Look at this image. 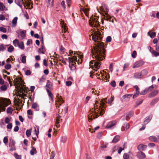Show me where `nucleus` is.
<instances>
[{"label":"nucleus","mask_w":159,"mask_h":159,"mask_svg":"<svg viewBox=\"0 0 159 159\" xmlns=\"http://www.w3.org/2000/svg\"><path fill=\"white\" fill-rule=\"evenodd\" d=\"M101 34L100 32H94L91 34L92 40L95 42H97L96 45L93 47L92 50L93 57L95 60H92L90 62V65L91 68L99 69L101 64V61L104 59L105 57V50L104 48L103 42H100L99 40H101L102 37L100 36Z\"/></svg>","instance_id":"nucleus-1"},{"label":"nucleus","mask_w":159,"mask_h":159,"mask_svg":"<svg viewBox=\"0 0 159 159\" xmlns=\"http://www.w3.org/2000/svg\"><path fill=\"white\" fill-rule=\"evenodd\" d=\"M100 106L99 107V108H97V111L95 110V106H97V103H95L94 104V109H92V112L93 113H94L95 115L92 114V113H90L89 114L88 116V120L89 122H91L92 121L93 118L95 119L96 118H97L98 116V115L97 114V113L99 112V114L100 116H102L104 113L105 107V103L101 101L100 103Z\"/></svg>","instance_id":"nucleus-2"},{"label":"nucleus","mask_w":159,"mask_h":159,"mask_svg":"<svg viewBox=\"0 0 159 159\" xmlns=\"http://www.w3.org/2000/svg\"><path fill=\"white\" fill-rule=\"evenodd\" d=\"M11 103L10 99L7 98L0 99V113L2 111H5V107Z\"/></svg>","instance_id":"nucleus-3"},{"label":"nucleus","mask_w":159,"mask_h":159,"mask_svg":"<svg viewBox=\"0 0 159 159\" xmlns=\"http://www.w3.org/2000/svg\"><path fill=\"white\" fill-rule=\"evenodd\" d=\"M91 19L89 20V23L91 26L97 27L100 26L98 17H93Z\"/></svg>","instance_id":"nucleus-4"},{"label":"nucleus","mask_w":159,"mask_h":159,"mask_svg":"<svg viewBox=\"0 0 159 159\" xmlns=\"http://www.w3.org/2000/svg\"><path fill=\"white\" fill-rule=\"evenodd\" d=\"M145 62L142 60H140L135 62L134 64L133 68H138L143 65Z\"/></svg>","instance_id":"nucleus-5"},{"label":"nucleus","mask_w":159,"mask_h":159,"mask_svg":"<svg viewBox=\"0 0 159 159\" xmlns=\"http://www.w3.org/2000/svg\"><path fill=\"white\" fill-rule=\"evenodd\" d=\"M18 84L19 85H17L16 86V88L19 89V92L20 93H22L23 92H24L27 93L26 89H25V85L24 84L20 85L21 86V87L20 85H19V84Z\"/></svg>","instance_id":"nucleus-6"},{"label":"nucleus","mask_w":159,"mask_h":159,"mask_svg":"<svg viewBox=\"0 0 159 159\" xmlns=\"http://www.w3.org/2000/svg\"><path fill=\"white\" fill-rule=\"evenodd\" d=\"M69 67L70 68L71 70H73L76 68V67L75 65V62L73 63L72 60L70 59L69 61Z\"/></svg>","instance_id":"nucleus-7"},{"label":"nucleus","mask_w":159,"mask_h":159,"mask_svg":"<svg viewBox=\"0 0 159 159\" xmlns=\"http://www.w3.org/2000/svg\"><path fill=\"white\" fill-rule=\"evenodd\" d=\"M134 88L136 89L135 93L133 95V99L136 98L139 95V88L138 86L135 85L134 87Z\"/></svg>","instance_id":"nucleus-8"},{"label":"nucleus","mask_w":159,"mask_h":159,"mask_svg":"<svg viewBox=\"0 0 159 159\" xmlns=\"http://www.w3.org/2000/svg\"><path fill=\"white\" fill-rule=\"evenodd\" d=\"M25 0H15V3L20 7H22V4L25 5Z\"/></svg>","instance_id":"nucleus-9"},{"label":"nucleus","mask_w":159,"mask_h":159,"mask_svg":"<svg viewBox=\"0 0 159 159\" xmlns=\"http://www.w3.org/2000/svg\"><path fill=\"white\" fill-rule=\"evenodd\" d=\"M137 156L140 159H144L145 157L146 156L144 153L142 151H140L137 153Z\"/></svg>","instance_id":"nucleus-10"},{"label":"nucleus","mask_w":159,"mask_h":159,"mask_svg":"<svg viewBox=\"0 0 159 159\" xmlns=\"http://www.w3.org/2000/svg\"><path fill=\"white\" fill-rule=\"evenodd\" d=\"M152 117V115H149L148 117H146L144 121V124L145 125H146L149 123Z\"/></svg>","instance_id":"nucleus-11"},{"label":"nucleus","mask_w":159,"mask_h":159,"mask_svg":"<svg viewBox=\"0 0 159 159\" xmlns=\"http://www.w3.org/2000/svg\"><path fill=\"white\" fill-rule=\"evenodd\" d=\"M146 148V145L140 144L138 146L137 148L140 151H144Z\"/></svg>","instance_id":"nucleus-12"},{"label":"nucleus","mask_w":159,"mask_h":159,"mask_svg":"<svg viewBox=\"0 0 159 159\" xmlns=\"http://www.w3.org/2000/svg\"><path fill=\"white\" fill-rule=\"evenodd\" d=\"M158 93L157 90H154L150 93L148 95V97L152 98L156 96Z\"/></svg>","instance_id":"nucleus-13"},{"label":"nucleus","mask_w":159,"mask_h":159,"mask_svg":"<svg viewBox=\"0 0 159 159\" xmlns=\"http://www.w3.org/2000/svg\"><path fill=\"white\" fill-rule=\"evenodd\" d=\"M134 114V112L132 111L129 112L128 114H126L125 119L127 120H128Z\"/></svg>","instance_id":"nucleus-14"},{"label":"nucleus","mask_w":159,"mask_h":159,"mask_svg":"<svg viewBox=\"0 0 159 159\" xmlns=\"http://www.w3.org/2000/svg\"><path fill=\"white\" fill-rule=\"evenodd\" d=\"M115 123L116 122L115 121L110 122L107 125L106 128L108 129L111 128L115 125Z\"/></svg>","instance_id":"nucleus-15"},{"label":"nucleus","mask_w":159,"mask_h":159,"mask_svg":"<svg viewBox=\"0 0 159 159\" xmlns=\"http://www.w3.org/2000/svg\"><path fill=\"white\" fill-rule=\"evenodd\" d=\"M47 91L49 96L51 98V101L53 102V94L48 89H47Z\"/></svg>","instance_id":"nucleus-16"},{"label":"nucleus","mask_w":159,"mask_h":159,"mask_svg":"<svg viewBox=\"0 0 159 159\" xmlns=\"http://www.w3.org/2000/svg\"><path fill=\"white\" fill-rule=\"evenodd\" d=\"M30 1V0H25V5H24L25 7L26 5L27 7V8H29L31 4Z\"/></svg>","instance_id":"nucleus-17"},{"label":"nucleus","mask_w":159,"mask_h":159,"mask_svg":"<svg viewBox=\"0 0 159 159\" xmlns=\"http://www.w3.org/2000/svg\"><path fill=\"white\" fill-rule=\"evenodd\" d=\"M142 74L140 72H136L135 73L134 75V77L135 79H139L141 78Z\"/></svg>","instance_id":"nucleus-18"},{"label":"nucleus","mask_w":159,"mask_h":159,"mask_svg":"<svg viewBox=\"0 0 159 159\" xmlns=\"http://www.w3.org/2000/svg\"><path fill=\"white\" fill-rule=\"evenodd\" d=\"M119 136L118 135H116L114 137L111 142L112 143H116L119 140Z\"/></svg>","instance_id":"nucleus-19"},{"label":"nucleus","mask_w":159,"mask_h":159,"mask_svg":"<svg viewBox=\"0 0 159 159\" xmlns=\"http://www.w3.org/2000/svg\"><path fill=\"white\" fill-rule=\"evenodd\" d=\"M149 139L151 141L157 142V138L155 136H151L149 137Z\"/></svg>","instance_id":"nucleus-20"},{"label":"nucleus","mask_w":159,"mask_h":159,"mask_svg":"<svg viewBox=\"0 0 159 159\" xmlns=\"http://www.w3.org/2000/svg\"><path fill=\"white\" fill-rule=\"evenodd\" d=\"M148 34L152 38H154L156 36V34L155 32H151L150 31L148 32Z\"/></svg>","instance_id":"nucleus-21"},{"label":"nucleus","mask_w":159,"mask_h":159,"mask_svg":"<svg viewBox=\"0 0 159 159\" xmlns=\"http://www.w3.org/2000/svg\"><path fill=\"white\" fill-rule=\"evenodd\" d=\"M48 82L47 84V85L46 86L47 88L51 89L52 88V83L50 82L49 80H48Z\"/></svg>","instance_id":"nucleus-22"},{"label":"nucleus","mask_w":159,"mask_h":159,"mask_svg":"<svg viewBox=\"0 0 159 159\" xmlns=\"http://www.w3.org/2000/svg\"><path fill=\"white\" fill-rule=\"evenodd\" d=\"M132 94H126L123 96L121 98L122 100H125L128 99L132 97Z\"/></svg>","instance_id":"nucleus-23"},{"label":"nucleus","mask_w":159,"mask_h":159,"mask_svg":"<svg viewBox=\"0 0 159 159\" xmlns=\"http://www.w3.org/2000/svg\"><path fill=\"white\" fill-rule=\"evenodd\" d=\"M37 153V151L36 148L34 147L32 148V149L30 151V154L32 155H34V154Z\"/></svg>","instance_id":"nucleus-24"},{"label":"nucleus","mask_w":159,"mask_h":159,"mask_svg":"<svg viewBox=\"0 0 159 159\" xmlns=\"http://www.w3.org/2000/svg\"><path fill=\"white\" fill-rule=\"evenodd\" d=\"M18 19V18L17 17H15L13 20L12 21V26L13 27H15L17 23V21Z\"/></svg>","instance_id":"nucleus-25"},{"label":"nucleus","mask_w":159,"mask_h":159,"mask_svg":"<svg viewBox=\"0 0 159 159\" xmlns=\"http://www.w3.org/2000/svg\"><path fill=\"white\" fill-rule=\"evenodd\" d=\"M54 0H48V7H52L53 5Z\"/></svg>","instance_id":"nucleus-26"},{"label":"nucleus","mask_w":159,"mask_h":159,"mask_svg":"<svg viewBox=\"0 0 159 159\" xmlns=\"http://www.w3.org/2000/svg\"><path fill=\"white\" fill-rule=\"evenodd\" d=\"M42 47L40 48H39L38 50V52L39 53H42L43 54H44L45 53V52L44 50V47L43 45H41Z\"/></svg>","instance_id":"nucleus-27"},{"label":"nucleus","mask_w":159,"mask_h":159,"mask_svg":"<svg viewBox=\"0 0 159 159\" xmlns=\"http://www.w3.org/2000/svg\"><path fill=\"white\" fill-rule=\"evenodd\" d=\"M18 46L21 49H24L25 48L24 43L21 41L19 42Z\"/></svg>","instance_id":"nucleus-28"},{"label":"nucleus","mask_w":159,"mask_h":159,"mask_svg":"<svg viewBox=\"0 0 159 159\" xmlns=\"http://www.w3.org/2000/svg\"><path fill=\"white\" fill-rule=\"evenodd\" d=\"M159 100V99L158 98H155L153 99L151 103H150V104L151 105H153L155 104L157 102H158Z\"/></svg>","instance_id":"nucleus-29"},{"label":"nucleus","mask_w":159,"mask_h":159,"mask_svg":"<svg viewBox=\"0 0 159 159\" xmlns=\"http://www.w3.org/2000/svg\"><path fill=\"white\" fill-rule=\"evenodd\" d=\"M34 128V131L35 132V134L36 135L37 137H38V135L39 133V127L38 126H36Z\"/></svg>","instance_id":"nucleus-30"},{"label":"nucleus","mask_w":159,"mask_h":159,"mask_svg":"<svg viewBox=\"0 0 159 159\" xmlns=\"http://www.w3.org/2000/svg\"><path fill=\"white\" fill-rule=\"evenodd\" d=\"M70 59L72 60V61H73V63H74V62H75V61H76L77 59V57L76 56H73L72 58L69 57L68 59L67 58H66V60H67L68 61H69Z\"/></svg>","instance_id":"nucleus-31"},{"label":"nucleus","mask_w":159,"mask_h":159,"mask_svg":"<svg viewBox=\"0 0 159 159\" xmlns=\"http://www.w3.org/2000/svg\"><path fill=\"white\" fill-rule=\"evenodd\" d=\"M19 43L18 40L17 39H16L13 41V44L15 47L18 46Z\"/></svg>","instance_id":"nucleus-32"},{"label":"nucleus","mask_w":159,"mask_h":159,"mask_svg":"<svg viewBox=\"0 0 159 159\" xmlns=\"http://www.w3.org/2000/svg\"><path fill=\"white\" fill-rule=\"evenodd\" d=\"M143 100L142 99H138L136 102V104L137 106L141 104L143 102Z\"/></svg>","instance_id":"nucleus-33"},{"label":"nucleus","mask_w":159,"mask_h":159,"mask_svg":"<svg viewBox=\"0 0 159 159\" xmlns=\"http://www.w3.org/2000/svg\"><path fill=\"white\" fill-rule=\"evenodd\" d=\"M13 110L11 107H9L7 110V114H12Z\"/></svg>","instance_id":"nucleus-34"},{"label":"nucleus","mask_w":159,"mask_h":159,"mask_svg":"<svg viewBox=\"0 0 159 159\" xmlns=\"http://www.w3.org/2000/svg\"><path fill=\"white\" fill-rule=\"evenodd\" d=\"M14 48L12 45H11L8 47L7 49L8 51L10 52H11L13 51Z\"/></svg>","instance_id":"nucleus-35"},{"label":"nucleus","mask_w":159,"mask_h":159,"mask_svg":"<svg viewBox=\"0 0 159 159\" xmlns=\"http://www.w3.org/2000/svg\"><path fill=\"white\" fill-rule=\"evenodd\" d=\"M5 6L3 5V3L0 2V10L1 11H3L5 10Z\"/></svg>","instance_id":"nucleus-36"},{"label":"nucleus","mask_w":159,"mask_h":159,"mask_svg":"<svg viewBox=\"0 0 159 159\" xmlns=\"http://www.w3.org/2000/svg\"><path fill=\"white\" fill-rule=\"evenodd\" d=\"M1 89L3 91H6L7 89V87L5 85H2L0 87Z\"/></svg>","instance_id":"nucleus-37"},{"label":"nucleus","mask_w":159,"mask_h":159,"mask_svg":"<svg viewBox=\"0 0 159 159\" xmlns=\"http://www.w3.org/2000/svg\"><path fill=\"white\" fill-rule=\"evenodd\" d=\"M154 89V86L153 85H152V86H150L148 88H146V90L148 92L149 91H151L153 89Z\"/></svg>","instance_id":"nucleus-38"},{"label":"nucleus","mask_w":159,"mask_h":159,"mask_svg":"<svg viewBox=\"0 0 159 159\" xmlns=\"http://www.w3.org/2000/svg\"><path fill=\"white\" fill-rule=\"evenodd\" d=\"M16 80H17V82H18L19 81L21 83V84L20 85H22V84H23V83H24V82L23 81L22 79L20 77L18 78H16Z\"/></svg>","instance_id":"nucleus-39"},{"label":"nucleus","mask_w":159,"mask_h":159,"mask_svg":"<svg viewBox=\"0 0 159 159\" xmlns=\"http://www.w3.org/2000/svg\"><path fill=\"white\" fill-rule=\"evenodd\" d=\"M26 32V31L25 30H24L20 32L21 36L22 37H25V35Z\"/></svg>","instance_id":"nucleus-40"},{"label":"nucleus","mask_w":159,"mask_h":159,"mask_svg":"<svg viewBox=\"0 0 159 159\" xmlns=\"http://www.w3.org/2000/svg\"><path fill=\"white\" fill-rule=\"evenodd\" d=\"M141 73L143 75H146L148 74V71L146 69H144L142 70Z\"/></svg>","instance_id":"nucleus-41"},{"label":"nucleus","mask_w":159,"mask_h":159,"mask_svg":"<svg viewBox=\"0 0 159 159\" xmlns=\"http://www.w3.org/2000/svg\"><path fill=\"white\" fill-rule=\"evenodd\" d=\"M123 157L124 159H129V155L127 153H125L124 154Z\"/></svg>","instance_id":"nucleus-42"},{"label":"nucleus","mask_w":159,"mask_h":159,"mask_svg":"<svg viewBox=\"0 0 159 159\" xmlns=\"http://www.w3.org/2000/svg\"><path fill=\"white\" fill-rule=\"evenodd\" d=\"M0 31L2 32L3 33H5L7 32V29L3 27H0Z\"/></svg>","instance_id":"nucleus-43"},{"label":"nucleus","mask_w":159,"mask_h":159,"mask_svg":"<svg viewBox=\"0 0 159 159\" xmlns=\"http://www.w3.org/2000/svg\"><path fill=\"white\" fill-rule=\"evenodd\" d=\"M21 61L23 63H25L26 62V57L25 56H23L21 59Z\"/></svg>","instance_id":"nucleus-44"},{"label":"nucleus","mask_w":159,"mask_h":159,"mask_svg":"<svg viewBox=\"0 0 159 159\" xmlns=\"http://www.w3.org/2000/svg\"><path fill=\"white\" fill-rule=\"evenodd\" d=\"M148 92L146 90V88L144 90H143L141 92L140 94L141 95H144L146 94Z\"/></svg>","instance_id":"nucleus-45"},{"label":"nucleus","mask_w":159,"mask_h":159,"mask_svg":"<svg viewBox=\"0 0 159 159\" xmlns=\"http://www.w3.org/2000/svg\"><path fill=\"white\" fill-rule=\"evenodd\" d=\"M14 157L16 159H21V155H19L17 153H14Z\"/></svg>","instance_id":"nucleus-46"},{"label":"nucleus","mask_w":159,"mask_h":159,"mask_svg":"<svg viewBox=\"0 0 159 159\" xmlns=\"http://www.w3.org/2000/svg\"><path fill=\"white\" fill-rule=\"evenodd\" d=\"M6 48L4 46L3 44L0 45V50L4 51L5 50Z\"/></svg>","instance_id":"nucleus-47"},{"label":"nucleus","mask_w":159,"mask_h":159,"mask_svg":"<svg viewBox=\"0 0 159 159\" xmlns=\"http://www.w3.org/2000/svg\"><path fill=\"white\" fill-rule=\"evenodd\" d=\"M111 36H107L106 38V42L107 43H109L111 42Z\"/></svg>","instance_id":"nucleus-48"},{"label":"nucleus","mask_w":159,"mask_h":159,"mask_svg":"<svg viewBox=\"0 0 159 159\" xmlns=\"http://www.w3.org/2000/svg\"><path fill=\"white\" fill-rule=\"evenodd\" d=\"M19 96L21 98V99H26V98H24L23 97L25 96H26V95L25 94H24V93H22V94H19Z\"/></svg>","instance_id":"nucleus-49"},{"label":"nucleus","mask_w":159,"mask_h":159,"mask_svg":"<svg viewBox=\"0 0 159 159\" xmlns=\"http://www.w3.org/2000/svg\"><path fill=\"white\" fill-rule=\"evenodd\" d=\"M67 138L66 136H63L62 137L61 141L62 142L65 143L66 141Z\"/></svg>","instance_id":"nucleus-50"},{"label":"nucleus","mask_w":159,"mask_h":159,"mask_svg":"<svg viewBox=\"0 0 159 159\" xmlns=\"http://www.w3.org/2000/svg\"><path fill=\"white\" fill-rule=\"evenodd\" d=\"M111 85L113 87H115L116 86V83L115 81L112 80L111 83Z\"/></svg>","instance_id":"nucleus-51"},{"label":"nucleus","mask_w":159,"mask_h":159,"mask_svg":"<svg viewBox=\"0 0 159 159\" xmlns=\"http://www.w3.org/2000/svg\"><path fill=\"white\" fill-rule=\"evenodd\" d=\"M130 127L129 124L128 123H126L124 125V127H125L126 129H128Z\"/></svg>","instance_id":"nucleus-52"},{"label":"nucleus","mask_w":159,"mask_h":159,"mask_svg":"<svg viewBox=\"0 0 159 159\" xmlns=\"http://www.w3.org/2000/svg\"><path fill=\"white\" fill-rule=\"evenodd\" d=\"M8 124H9L7 126V128L8 129H11L12 127V124L11 123Z\"/></svg>","instance_id":"nucleus-53"},{"label":"nucleus","mask_w":159,"mask_h":159,"mask_svg":"<svg viewBox=\"0 0 159 159\" xmlns=\"http://www.w3.org/2000/svg\"><path fill=\"white\" fill-rule=\"evenodd\" d=\"M11 67V66L10 64H7L5 66V68L7 70H9Z\"/></svg>","instance_id":"nucleus-54"},{"label":"nucleus","mask_w":159,"mask_h":159,"mask_svg":"<svg viewBox=\"0 0 159 159\" xmlns=\"http://www.w3.org/2000/svg\"><path fill=\"white\" fill-rule=\"evenodd\" d=\"M37 104L36 103H33L32 105V108L34 109H35L37 107Z\"/></svg>","instance_id":"nucleus-55"},{"label":"nucleus","mask_w":159,"mask_h":159,"mask_svg":"<svg viewBox=\"0 0 159 159\" xmlns=\"http://www.w3.org/2000/svg\"><path fill=\"white\" fill-rule=\"evenodd\" d=\"M3 142L5 144H6L8 142V139L7 137H5L3 139Z\"/></svg>","instance_id":"nucleus-56"},{"label":"nucleus","mask_w":159,"mask_h":159,"mask_svg":"<svg viewBox=\"0 0 159 159\" xmlns=\"http://www.w3.org/2000/svg\"><path fill=\"white\" fill-rule=\"evenodd\" d=\"M10 120L8 117H6L5 119V122L6 124L9 123Z\"/></svg>","instance_id":"nucleus-57"},{"label":"nucleus","mask_w":159,"mask_h":159,"mask_svg":"<svg viewBox=\"0 0 159 159\" xmlns=\"http://www.w3.org/2000/svg\"><path fill=\"white\" fill-rule=\"evenodd\" d=\"M26 135L27 137H29L31 135V132L28 129H27L26 131Z\"/></svg>","instance_id":"nucleus-58"},{"label":"nucleus","mask_w":159,"mask_h":159,"mask_svg":"<svg viewBox=\"0 0 159 159\" xmlns=\"http://www.w3.org/2000/svg\"><path fill=\"white\" fill-rule=\"evenodd\" d=\"M113 64L112 63H111L109 66V69L111 72H112V70H113Z\"/></svg>","instance_id":"nucleus-59"},{"label":"nucleus","mask_w":159,"mask_h":159,"mask_svg":"<svg viewBox=\"0 0 159 159\" xmlns=\"http://www.w3.org/2000/svg\"><path fill=\"white\" fill-rule=\"evenodd\" d=\"M152 54H153L155 57H157L159 56V52L156 51H153V52Z\"/></svg>","instance_id":"nucleus-60"},{"label":"nucleus","mask_w":159,"mask_h":159,"mask_svg":"<svg viewBox=\"0 0 159 159\" xmlns=\"http://www.w3.org/2000/svg\"><path fill=\"white\" fill-rule=\"evenodd\" d=\"M61 117V116L59 115H58V116L57 117V120H56V121H57V122H59L60 121V120L61 121L62 120V119L60 120Z\"/></svg>","instance_id":"nucleus-61"},{"label":"nucleus","mask_w":159,"mask_h":159,"mask_svg":"<svg viewBox=\"0 0 159 159\" xmlns=\"http://www.w3.org/2000/svg\"><path fill=\"white\" fill-rule=\"evenodd\" d=\"M137 53L135 51H134L132 55V57L133 58H135L136 57V55Z\"/></svg>","instance_id":"nucleus-62"},{"label":"nucleus","mask_w":159,"mask_h":159,"mask_svg":"<svg viewBox=\"0 0 159 159\" xmlns=\"http://www.w3.org/2000/svg\"><path fill=\"white\" fill-rule=\"evenodd\" d=\"M61 5L62 7H63L64 9H65L66 8V6L65 4V1H62L61 2Z\"/></svg>","instance_id":"nucleus-63"},{"label":"nucleus","mask_w":159,"mask_h":159,"mask_svg":"<svg viewBox=\"0 0 159 159\" xmlns=\"http://www.w3.org/2000/svg\"><path fill=\"white\" fill-rule=\"evenodd\" d=\"M25 74L26 75H30L31 74V72L30 70H27L25 72Z\"/></svg>","instance_id":"nucleus-64"}]
</instances>
